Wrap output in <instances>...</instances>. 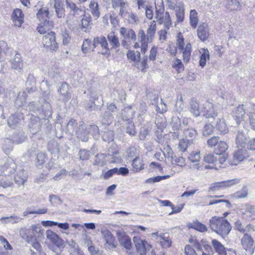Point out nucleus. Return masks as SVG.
Here are the masks:
<instances>
[{
    "label": "nucleus",
    "mask_w": 255,
    "mask_h": 255,
    "mask_svg": "<svg viewBox=\"0 0 255 255\" xmlns=\"http://www.w3.org/2000/svg\"><path fill=\"white\" fill-rule=\"evenodd\" d=\"M210 229L225 239L230 233L232 226L227 220L223 217L213 216L209 220Z\"/></svg>",
    "instance_id": "1"
},
{
    "label": "nucleus",
    "mask_w": 255,
    "mask_h": 255,
    "mask_svg": "<svg viewBox=\"0 0 255 255\" xmlns=\"http://www.w3.org/2000/svg\"><path fill=\"white\" fill-rule=\"evenodd\" d=\"M99 87L98 83H94L88 88V91L90 93V102L92 103V105L86 107L87 109L95 111L100 110L101 107L103 105V102L99 101L100 96L98 90Z\"/></svg>",
    "instance_id": "2"
},
{
    "label": "nucleus",
    "mask_w": 255,
    "mask_h": 255,
    "mask_svg": "<svg viewBox=\"0 0 255 255\" xmlns=\"http://www.w3.org/2000/svg\"><path fill=\"white\" fill-rule=\"evenodd\" d=\"M176 44L178 50L183 54L182 56L184 62L187 63L190 59L191 53L192 52L191 44L188 42L184 46V39L181 32H179L177 35Z\"/></svg>",
    "instance_id": "3"
},
{
    "label": "nucleus",
    "mask_w": 255,
    "mask_h": 255,
    "mask_svg": "<svg viewBox=\"0 0 255 255\" xmlns=\"http://www.w3.org/2000/svg\"><path fill=\"white\" fill-rule=\"evenodd\" d=\"M241 245L246 255H252L255 249V242L251 235L245 233L241 239Z\"/></svg>",
    "instance_id": "4"
},
{
    "label": "nucleus",
    "mask_w": 255,
    "mask_h": 255,
    "mask_svg": "<svg viewBox=\"0 0 255 255\" xmlns=\"http://www.w3.org/2000/svg\"><path fill=\"white\" fill-rule=\"evenodd\" d=\"M42 42L45 46L50 47L51 50H54L58 47V43L55 40V33L50 31L44 35Z\"/></svg>",
    "instance_id": "5"
},
{
    "label": "nucleus",
    "mask_w": 255,
    "mask_h": 255,
    "mask_svg": "<svg viewBox=\"0 0 255 255\" xmlns=\"http://www.w3.org/2000/svg\"><path fill=\"white\" fill-rule=\"evenodd\" d=\"M99 45H100L103 49L105 50V52L102 53L103 55L109 53L110 48H109L108 43L106 38L104 36L101 35L99 37L97 36L94 38L92 43L93 49H94Z\"/></svg>",
    "instance_id": "6"
},
{
    "label": "nucleus",
    "mask_w": 255,
    "mask_h": 255,
    "mask_svg": "<svg viewBox=\"0 0 255 255\" xmlns=\"http://www.w3.org/2000/svg\"><path fill=\"white\" fill-rule=\"evenodd\" d=\"M133 241L137 252L140 255H145L146 251L149 250L151 248V246L147 242L138 237H134Z\"/></svg>",
    "instance_id": "7"
},
{
    "label": "nucleus",
    "mask_w": 255,
    "mask_h": 255,
    "mask_svg": "<svg viewBox=\"0 0 255 255\" xmlns=\"http://www.w3.org/2000/svg\"><path fill=\"white\" fill-rule=\"evenodd\" d=\"M246 130L247 129L242 128L241 127H239L236 140V143L238 147H247L248 136Z\"/></svg>",
    "instance_id": "8"
},
{
    "label": "nucleus",
    "mask_w": 255,
    "mask_h": 255,
    "mask_svg": "<svg viewBox=\"0 0 255 255\" xmlns=\"http://www.w3.org/2000/svg\"><path fill=\"white\" fill-rule=\"evenodd\" d=\"M46 238L59 249L64 248V242L56 233L51 230L46 232Z\"/></svg>",
    "instance_id": "9"
},
{
    "label": "nucleus",
    "mask_w": 255,
    "mask_h": 255,
    "mask_svg": "<svg viewBox=\"0 0 255 255\" xmlns=\"http://www.w3.org/2000/svg\"><path fill=\"white\" fill-rule=\"evenodd\" d=\"M50 14L49 9L46 6H42L40 8L36 13V17L40 22H53L50 20Z\"/></svg>",
    "instance_id": "10"
},
{
    "label": "nucleus",
    "mask_w": 255,
    "mask_h": 255,
    "mask_svg": "<svg viewBox=\"0 0 255 255\" xmlns=\"http://www.w3.org/2000/svg\"><path fill=\"white\" fill-rule=\"evenodd\" d=\"M249 157L247 150L241 148L236 151L233 155V164L237 165L240 162L244 160Z\"/></svg>",
    "instance_id": "11"
},
{
    "label": "nucleus",
    "mask_w": 255,
    "mask_h": 255,
    "mask_svg": "<svg viewBox=\"0 0 255 255\" xmlns=\"http://www.w3.org/2000/svg\"><path fill=\"white\" fill-rule=\"evenodd\" d=\"M89 132L84 123H80L78 129L76 131L77 137L83 142L87 141L89 138Z\"/></svg>",
    "instance_id": "12"
},
{
    "label": "nucleus",
    "mask_w": 255,
    "mask_h": 255,
    "mask_svg": "<svg viewBox=\"0 0 255 255\" xmlns=\"http://www.w3.org/2000/svg\"><path fill=\"white\" fill-rule=\"evenodd\" d=\"M102 234L105 240V246L109 249H113L116 248V246L114 244V237L112 235L111 232L108 230L102 231Z\"/></svg>",
    "instance_id": "13"
},
{
    "label": "nucleus",
    "mask_w": 255,
    "mask_h": 255,
    "mask_svg": "<svg viewBox=\"0 0 255 255\" xmlns=\"http://www.w3.org/2000/svg\"><path fill=\"white\" fill-rule=\"evenodd\" d=\"M20 235L27 243L32 242L33 240L35 239L36 237H34V233L32 230L31 226L28 228L24 227L21 228L19 231Z\"/></svg>",
    "instance_id": "14"
},
{
    "label": "nucleus",
    "mask_w": 255,
    "mask_h": 255,
    "mask_svg": "<svg viewBox=\"0 0 255 255\" xmlns=\"http://www.w3.org/2000/svg\"><path fill=\"white\" fill-rule=\"evenodd\" d=\"M197 34L198 37L202 41H204L209 36V28L207 23L204 22L201 24L197 29Z\"/></svg>",
    "instance_id": "15"
},
{
    "label": "nucleus",
    "mask_w": 255,
    "mask_h": 255,
    "mask_svg": "<svg viewBox=\"0 0 255 255\" xmlns=\"http://www.w3.org/2000/svg\"><path fill=\"white\" fill-rule=\"evenodd\" d=\"M24 15L21 9L16 8L12 13L11 19L16 26L20 27L23 22Z\"/></svg>",
    "instance_id": "16"
},
{
    "label": "nucleus",
    "mask_w": 255,
    "mask_h": 255,
    "mask_svg": "<svg viewBox=\"0 0 255 255\" xmlns=\"http://www.w3.org/2000/svg\"><path fill=\"white\" fill-rule=\"evenodd\" d=\"M120 33L124 39H130L133 41H135L136 39L135 33L131 28L122 27L120 28Z\"/></svg>",
    "instance_id": "17"
},
{
    "label": "nucleus",
    "mask_w": 255,
    "mask_h": 255,
    "mask_svg": "<svg viewBox=\"0 0 255 255\" xmlns=\"http://www.w3.org/2000/svg\"><path fill=\"white\" fill-rule=\"evenodd\" d=\"M65 1L66 8L69 10L71 14L76 16L82 12L83 10L81 7L77 6L71 0H65Z\"/></svg>",
    "instance_id": "18"
},
{
    "label": "nucleus",
    "mask_w": 255,
    "mask_h": 255,
    "mask_svg": "<svg viewBox=\"0 0 255 255\" xmlns=\"http://www.w3.org/2000/svg\"><path fill=\"white\" fill-rule=\"evenodd\" d=\"M22 120V115H11L7 120V124L9 127L15 128L21 125Z\"/></svg>",
    "instance_id": "19"
},
{
    "label": "nucleus",
    "mask_w": 255,
    "mask_h": 255,
    "mask_svg": "<svg viewBox=\"0 0 255 255\" xmlns=\"http://www.w3.org/2000/svg\"><path fill=\"white\" fill-rule=\"evenodd\" d=\"M35 84L36 80L34 76L32 74H29L25 82V90L28 94L35 92L36 91Z\"/></svg>",
    "instance_id": "20"
},
{
    "label": "nucleus",
    "mask_w": 255,
    "mask_h": 255,
    "mask_svg": "<svg viewBox=\"0 0 255 255\" xmlns=\"http://www.w3.org/2000/svg\"><path fill=\"white\" fill-rule=\"evenodd\" d=\"M11 63V68L12 69L20 72L23 69V62L21 60L20 55L18 53L15 54L13 59L10 60Z\"/></svg>",
    "instance_id": "21"
},
{
    "label": "nucleus",
    "mask_w": 255,
    "mask_h": 255,
    "mask_svg": "<svg viewBox=\"0 0 255 255\" xmlns=\"http://www.w3.org/2000/svg\"><path fill=\"white\" fill-rule=\"evenodd\" d=\"M204 116L206 118L215 119L217 116V113L215 112L212 103L206 102L204 104Z\"/></svg>",
    "instance_id": "22"
},
{
    "label": "nucleus",
    "mask_w": 255,
    "mask_h": 255,
    "mask_svg": "<svg viewBox=\"0 0 255 255\" xmlns=\"http://www.w3.org/2000/svg\"><path fill=\"white\" fill-rule=\"evenodd\" d=\"M134 113V112L130 106L125 107L124 109L122 110L120 115L121 120L123 122L130 121V119L132 118Z\"/></svg>",
    "instance_id": "23"
},
{
    "label": "nucleus",
    "mask_w": 255,
    "mask_h": 255,
    "mask_svg": "<svg viewBox=\"0 0 255 255\" xmlns=\"http://www.w3.org/2000/svg\"><path fill=\"white\" fill-rule=\"evenodd\" d=\"M27 93L26 90L19 92L14 102L15 106L17 108L22 107L26 104Z\"/></svg>",
    "instance_id": "24"
},
{
    "label": "nucleus",
    "mask_w": 255,
    "mask_h": 255,
    "mask_svg": "<svg viewBox=\"0 0 255 255\" xmlns=\"http://www.w3.org/2000/svg\"><path fill=\"white\" fill-rule=\"evenodd\" d=\"M69 90V85L66 82H62L58 89L59 94L64 97L65 102H67L71 98Z\"/></svg>",
    "instance_id": "25"
},
{
    "label": "nucleus",
    "mask_w": 255,
    "mask_h": 255,
    "mask_svg": "<svg viewBox=\"0 0 255 255\" xmlns=\"http://www.w3.org/2000/svg\"><path fill=\"white\" fill-rule=\"evenodd\" d=\"M27 243L30 244L32 246V249L30 250L31 255H41L42 253H45L42 252V247L37 241L36 238L33 240L32 242H27Z\"/></svg>",
    "instance_id": "26"
},
{
    "label": "nucleus",
    "mask_w": 255,
    "mask_h": 255,
    "mask_svg": "<svg viewBox=\"0 0 255 255\" xmlns=\"http://www.w3.org/2000/svg\"><path fill=\"white\" fill-rule=\"evenodd\" d=\"M107 38L109 44L111 46V49H117L120 47V43L119 38L116 35L114 32L111 31L107 35Z\"/></svg>",
    "instance_id": "27"
},
{
    "label": "nucleus",
    "mask_w": 255,
    "mask_h": 255,
    "mask_svg": "<svg viewBox=\"0 0 255 255\" xmlns=\"http://www.w3.org/2000/svg\"><path fill=\"white\" fill-rule=\"evenodd\" d=\"M89 7V10L95 19H97L99 18L100 12L97 0H91Z\"/></svg>",
    "instance_id": "28"
},
{
    "label": "nucleus",
    "mask_w": 255,
    "mask_h": 255,
    "mask_svg": "<svg viewBox=\"0 0 255 255\" xmlns=\"http://www.w3.org/2000/svg\"><path fill=\"white\" fill-rule=\"evenodd\" d=\"M12 142L13 144H20L25 141L26 139V135L23 131H19L14 133L12 136Z\"/></svg>",
    "instance_id": "29"
},
{
    "label": "nucleus",
    "mask_w": 255,
    "mask_h": 255,
    "mask_svg": "<svg viewBox=\"0 0 255 255\" xmlns=\"http://www.w3.org/2000/svg\"><path fill=\"white\" fill-rule=\"evenodd\" d=\"M183 134L185 136V139H188L189 141L191 143L193 142L194 139L196 138L197 135V132L195 128H186L183 129Z\"/></svg>",
    "instance_id": "30"
},
{
    "label": "nucleus",
    "mask_w": 255,
    "mask_h": 255,
    "mask_svg": "<svg viewBox=\"0 0 255 255\" xmlns=\"http://www.w3.org/2000/svg\"><path fill=\"white\" fill-rule=\"evenodd\" d=\"M53 22H40L37 28L38 32L40 34L47 33L50 29L53 27Z\"/></svg>",
    "instance_id": "31"
},
{
    "label": "nucleus",
    "mask_w": 255,
    "mask_h": 255,
    "mask_svg": "<svg viewBox=\"0 0 255 255\" xmlns=\"http://www.w3.org/2000/svg\"><path fill=\"white\" fill-rule=\"evenodd\" d=\"M212 245L217 253L219 255H226L227 252L224 246L218 240L213 239L212 241Z\"/></svg>",
    "instance_id": "32"
},
{
    "label": "nucleus",
    "mask_w": 255,
    "mask_h": 255,
    "mask_svg": "<svg viewBox=\"0 0 255 255\" xmlns=\"http://www.w3.org/2000/svg\"><path fill=\"white\" fill-rule=\"evenodd\" d=\"M123 127L126 132L131 136L135 135L136 131L134 123L131 121L125 122Z\"/></svg>",
    "instance_id": "33"
},
{
    "label": "nucleus",
    "mask_w": 255,
    "mask_h": 255,
    "mask_svg": "<svg viewBox=\"0 0 255 255\" xmlns=\"http://www.w3.org/2000/svg\"><path fill=\"white\" fill-rule=\"evenodd\" d=\"M22 219L17 215H13L9 217H1L0 219V222L3 224H15L22 221Z\"/></svg>",
    "instance_id": "34"
},
{
    "label": "nucleus",
    "mask_w": 255,
    "mask_h": 255,
    "mask_svg": "<svg viewBox=\"0 0 255 255\" xmlns=\"http://www.w3.org/2000/svg\"><path fill=\"white\" fill-rule=\"evenodd\" d=\"M175 10L177 22H182L184 18V8L183 4L181 3H179L176 6Z\"/></svg>",
    "instance_id": "35"
},
{
    "label": "nucleus",
    "mask_w": 255,
    "mask_h": 255,
    "mask_svg": "<svg viewBox=\"0 0 255 255\" xmlns=\"http://www.w3.org/2000/svg\"><path fill=\"white\" fill-rule=\"evenodd\" d=\"M54 7L57 17L60 18L64 17L65 16V8L63 4L59 0H57L55 2Z\"/></svg>",
    "instance_id": "36"
},
{
    "label": "nucleus",
    "mask_w": 255,
    "mask_h": 255,
    "mask_svg": "<svg viewBox=\"0 0 255 255\" xmlns=\"http://www.w3.org/2000/svg\"><path fill=\"white\" fill-rule=\"evenodd\" d=\"M92 23V17L90 14H85L81 20L82 28L84 31H86L91 28Z\"/></svg>",
    "instance_id": "37"
},
{
    "label": "nucleus",
    "mask_w": 255,
    "mask_h": 255,
    "mask_svg": "<svg viewBox=\"0 0 255 255\" xmlns=\"http://www.w3.org/2000/svg\"><path fill=\"white\" fill-rule=\"evenodd\" d=\"M216 128L220 133L225 134L228 132V127L224 119H218L216 125Z\"/></svg>",
    "instance_id": "38"
},
{
    "label": "nucleus",
    "mask_w": 255,
    "mask_h": 255,
    "mask_svg": "<svg viewBox=\"0 0 255 255\" xmlns=\"http://www.w3.org/2000/svg\"><path fill=\"white\" fill-rule=\"evenodd\" d=\"M27 172L24 170H21L19 171L15 176V181L18 185H23L27 180Z\"/></svg>",
    "instance_id": "39"
},
{
    "label": "nucleus",
    "mask_w": 255,
    "mask_h": 255,
    "mask_svg": "<svg viewBox=\"0 0 255 255\" xmlns=\"http://www.w3.org/2000/svg\"><path fill=\"white\" fill-rule=\"evenodd\" d=\"M245 106V105H239L236 108L234 112L235 117L238 119V120L237 121L238 124H240V123L243 122L242 120H240L239 119L243 118L246 114V110L244 108Z\"/></svg>",
    "instance_id": "40"
},
{
    "label": "nucleus",
    "mask_w": 255,
    "mask_h": 255,
    "mask_svg": "<svg viewBox=\"0 0 255 255\" xmlns=\"http://www.w3.org/2000/svg\"><path fill=\"white\" fill-rule=\"evenodd\" d=\"M127 55L128 59L131 60L135 64L139 65L138 63L140 60V54L139 52L135 51L134 50H129L128 51Z\"/></svg>",
    "instance_id": "41"
},
{
    "label": "nucleus",
    "mask_w": 255,
    "mask_h": 255,
    "mask_svg": "<svg viewBox=\"0 0 255 255\" xmlns=\"http://www.w3.org/2000/svg\"><path fill=\"white\" fill-rule=\"evenodd\" d=\"M190 111L196 117L200 114L199 103L195 100H191L190 102Z\"/></svg>",
    "instance_id": "42"
},
{
    "label": "nucleus",
    "mask_w": 255,
    "mask_h": 255,
    "mask_svg": "<svg viewBox=\"0 0 255 255\" xmlns=\"http://www.w3.org/2000/svg\"><path fill=\"white\" fill-rule=\"evenodd\" d=\"M228 149V145L225 141H220L217 144V147L215 149V153L216 155H220L224 153Z\"/></svg>",
    "instance_id": "43"
},
{
    "label": "nucleus",
    "mask_w": 255,
    "mask_h": 255,
    "mask_svg": "<svg viewBox=\"0 0 255 255\" xmlns=\"http://www.w3.org/2000/svg\"><path fill=\"white\" fill-rule=\"evenodd\" d=\"M13 143L9 138H5L2 144V149L6 154H8L12 150Z\"/></svg>",
    "instance_id": "44"
},
{
    "label": "nucleus",
    "mask_w": 255,
    "mask_h": 255,
    "mask_svg": "<svg viewBox=\"0 0 255 255\" xmlns=\"http://www.w3.org/2000/svg\"><path fill=\"white\" fill-rule=\"evenodd\" d=\"M106 155L103 153L98 154L95 156L94 164L103 167L106 164Z\"/></svg>",
    "instance_id": "45"
},
{
    "label": "nucleus",
    "mask_w": 255,
    "mask_h": 255,
    "mask_svg": "<svg viewBox=\"0 0 255 255\" xmlns=\"http://www.w3.org/2000/svg\"><path fill=\"white\" fill-rule=\"evenodd\" d=\"M202 52L201 53L199 60V65L202 67H204L206 64L207 60H209L210 53L209 50L207 49L203 48L202 49Z\"/></svg>",
    "instance_id": "46"
},
{
    "label": "nucleus",
    "mask_w": 255,
    "mask_h": 255,
    "mask_svg": "<svg viewBox=\"0 0 255 255\" xmlns=\"http://www.w3.org/2000/svg\"><path fill=\"white\" fill-rule=\"evenodd\" d=\"M156 23L153 21L149 25L147 30V41H151L155 35L156 31Z\"/></svg>",
    "instance_id": "47"
},
{
    "label": "nucleus",
    "mask_w": 255,
    "mask_h": 255,
    "mask_svg": "<svg viewBox=\"0 0 255 255\" xmlns=\"http://www.w3.org/2000/svg\"><path fill=\"white\" fill-rule=\"evenodd\" d=\"M170 126L172 130H179L181 128V122L179 118L177 116L173 117Z\"/></svg>",
    "instance_id": "48"
},
{
    "label": "nucleus",
    "mask_w": 255,
    "mask_h": 255,
    "mask_svg": "<svg viewBox=\"0 0 255 255\" xmlns=\"http://www.w3.org/2000/svg\"><path fill=\"white\" fill-rule=\"evenodd\" d=\"M101 119L103 124L110 125L113 122L114 117L109 112L105 111V113L101 115Z\"/></svg>",
    "instance_id": "49"
},
{
    "label": "nucleus",
    "mask_w": 255,
    "mask_h": 255,
    "mask_svg": "<svg viewBox=\"0 0 255 255\" xmlns=\"http://www.w3.org/2000/svg\"><path fill=\"white\" fill-rule=\"evenodd\" d=\"M224 188H225L224 187V183L223 181L221 182H214L210 185L209 188V191L215 192L221 190Z\"/></svg>",
    "instance_id": "50"
},
{
    "label": "nucleus",
    "mask_w": 255,
    "mask_h": 255,
    "mask_svg": "<svg viewBox=\"0 0 255 255\" xmlns=\"http://www.w3.org/2000/svg\"><path fill=\"white\" fill-rule=\"evenodd\" d=\"M4 167L8 170V173L11 174L15 171L16 166L11 159H8L4 164Z\"/></svg>",
    "instance_id": "51"
},
{
    "label": "nucleus",
    "mask_w": 255,
    "mask_h": 255,
    "mask_svg": "<svg viewBox=\"0 0 255 255\" xmlns=\"http://www.w3.org/2000/svg\"><path fill=\"white\" fill-rule=\"evenodd\" d=\"M190 22L191 25L195 28L198 24L197 13L194 9L191 10L190 12Z\"/></svg>",
    "instance_id": "52"
},
{
    "label": "nucleus",
    "mask_w": 255,
    "mask_h": 255,
    "mask_svg": "<svg viewBox=\"0 0 255 255\" xmlns=\"http://www.w3.org/2000/svg\"><path fill=\"white\" fill-rule=\"evenodd\" d=\"M249 194L248 189L246 185H244L242 189L234 193V196L237 198H245Z\"/></svg>",
    "instance_id": "53"
},
{
    "label": "nucleus",
    "mask_w": 255,
    "mask_h": 255,
    "mask_svg": "<svg viewBox=\"0 0 255 255\" xmlns=\"http://www.w3.org/2000/svg\"><path fill=\"white\" fill-rule=\"evenodd\" d=\"M251 225H248L246 226L242 225L240 221H237L235 223V228L239 232L244 233L250 230Z\"/></svg>",
    "instance_id": "54"
},
{
    "label": "nucleus",
    "mask_w": 255,
    "mask_h": 255,
    "mask_svg": "<svg viewBox=\"0 0 255 255\" xmlns=\"http://www.w3.org/2000/svg\"><path fill=\"white\" fill-rule=\"evenodd\" d=\"M241 181V179L239 178L223 181L225 188H228L236 186L240 183Z\"/></svg>",
    "instance_id": "55"
},
{
    "label": "nucleus",
    "mask_w": 255,
    "mask_h": 255,
    "mask_svg": "<svg viewBox=\"0 0 255 255\" xmlns=\"http://www.w3.org/2000/svg\"><path fill=\"white\" fill-rule=\"evenodd\" d=\"M227 5L231 6V10H238L241 9V4L238 0H227Z\"/></svg>",
    "instance_id": "56"
},
{
    "label": "nucleus",
    "mask_w": 255,
    "mask_h": 255,
    "mask_svg": "<svg viewBox=\"0 0 255 255\" xmlns=\"http://www.w3.org/2000/svg\"><path fill=\"white\" fill-rule=\"evenodd\" d=\"M41 107V111L43 112L46 116L51 115V107L50 104L44 101Z\"/></svg>",
    "instance_id": "57"
},
{
    "label": "nucleus",
    "mask_w": 255,
    "mask_h": 255,
    "mask_svg": "<svg viewBox=\"0 0 255 255\" xmlns=\"http://www.w3.org/2000/svg\"><path fill=\"white\" fill-rule=\"evenodd\" d=\"M132 166L136 170H141L144 168L143 164H142L141 160L138 156L135 157L133 159Z\"/></svg>",
    "instance_id": "58"
},
{
    "label": "nucleus",
    "mask_w": 255,
    "mask_h": 255,
    "mask_svg": "<svg viewBox=\"0 0 255 255\" xmlns=\"http://www.w3.org/2000/svg\"><path fill=\"white\" fill-rule=\"evenodd\" d=\"M121 244L127 249H129L131 247V241L129 237L123 236L119 239Z\"/></svg>",
    "instance_id": "59"
},
{
    "label": "nucleus",
    "mask_w": 255,
    "mask_h": 255,
    "mask_svg": "<svg viewBox=\"0 0 255 255\" xmlns=\"http://www.w3.org/2000/svg\"><path fill=\"white\" fill-rule=\"evenodd\" d=\"M93 49V46L91 44V41L89 39H85L83 41V45L82 46V50L84 53H87L89 50Z\"/></svg>",
    "instance_id": "60"
},
{
    "label": "nucleus",
    "mask_w": 255,
    "mask_h": 255,
    "mask_svg": "<svg viewBox=\"0 0 255 255\" xmlns=\"http://www.w3.org/2000/svg\"><path fill=\"white\" fill-rule=\"evenodd\" d=\"M27 108L28 110L32 111L37 114V112H41V107L35 102H30L27 106Z\"/></svg>",
    "instance_id": "61"
},
{
    "label": "nucleus",
    "mask_w": 255,
    "mask_h": 255,
    "mask_svg": "<svg viewBox=\"0 0 255 255\" xmlns=\"http://www.w3.org/2000/svg\"><path fill=\"white\" fill-rule=\"evenodd\" d=\"M76 125L77 123H76L75 120L74 119H70L66 125V131L69 132L70 134H73Z\"/></svg>",
    "instance_id": "62"
},
{
    "label": "nucleus",
    "mask_w": 255,
    "mask_h": 255,
    "mask_svg": "<svg viewBox=\"0 0 255 255\" xmlns=\"http://www.w3.org/2000/svg\"><path fill=\"white\" fill-rule=\"evenodd\" d=\"M102 138L103 140L110 142L114 139V132L112 130H107L104 131L102 134Z\"/></svg>",
    "instance_id": "63"
},
{
    "label": "nucleus",
    "mask_w": 255,
    "mask_h": 255,
    "mask_svg": "<svg viewBox=\"0 0 255 255\" xmlns=\"http://www.w3.org/2000/svg\"><path fill=\"white\" fill-rule=\"evenodd\" d=\"M46 160V155L44 153L39 152L37 154L36 159V165L39 166L43 165Z\"/></svg>",
    "instance_id": "64"
}]
</instances>
